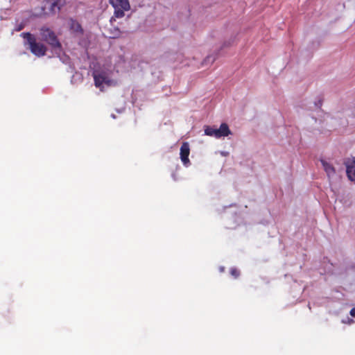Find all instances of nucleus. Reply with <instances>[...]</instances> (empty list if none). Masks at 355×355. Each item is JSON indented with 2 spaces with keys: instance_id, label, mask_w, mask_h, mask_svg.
<instances>
[{
  "instance_id": "obj_1",
  "label": "nucleus",
  "mask_w": 355,
  "mask_h": 355,
  "mask_svg": "<svg viewBox=\"0 0 355 355\" xmlns=\"http://www.w3.org/2000/svg\"><path fill=\"white\" fill-rule=\"evenodd\" d=\"M94 85L100 91L103 92L107 88L115 85L116 83L112 77L111 71L105 68H96L92 72Z\"/></svg>"
},
{
  "instance_id": "obj_20",
  "label": "nucleus",
  "mask_w": 355,
  "mask_h": 355,
  "mask_svg": "<svg viewBox=\"0 0 355 355\" xmlns=\"http://www.w3.org/2000/svg\"><path fill=\"white\" fill-rule=\"evenodd\" d=\"M349 322H353V320H350V319H349Z\"/></svg>"
},
{
  "instance_id": "obj_4",
  "label": "nucleus",
  "mask_w": 355,
  "mask_h": 355,
  "mask_svg": "<svg viewBox=\"0 0 355 355\" xmlns=\"http://www.w3.org/2000/svg\"><path fill=\"white\" fill-rule=\"evenodd\" d=\"M205 134L207 136L214 137L216 139L225 137L232 134L228 125L225 123H223L219 128L214 126H205Z\"/></svg>"
},
{
  "instance_id": "obj_17",
  "label": "nucleus",
  "mask_w": 355,
  "mask_h": 355,
  "mask_svg": "<svg viewBox=\"0 0 355 355\" xmlns=\"http://www.w3.org/2000/svg\"><path fill=\"white\" fill-rule=\"evenodd\" d=\"M23 28L22 26H19V28H17V31H20Z\"/></svg>"
},
{
  "instance_id": "obj_3",
  "label": "nucleus",
  "mask_w": 355,
  "mask_h": 355,
  "mask_svg": "<svg viewBox=\"0 0 355 355\" xmlns=\"http://www.w3.org/2000/svg\"><path fill=\"white\" fill-rule=\"evenodd\" d=\"M21 36L25 40V44L29 46L30 51L33 54L37 57L44 56L46 52L45 45L36 41L35 35L30 33H22Z\"/></svg>"
},
{
  "instance_id": "obj_11",
  "label": "nucleus",
  "mask_w": 355,
  "mask_h": 355,
  "mask_svg": "<svg viewBox=\"0 0 355 355\" xmlns=\"http://www.w3.org/2000/svg\"><path fill=\"white\" fill-rule=\"evenodd\" d=\"M58 55V57L60 58V60L63 62V63H67L68 60H69V57L67 56L64 53H63V51L62 50V53L58 55V54H56Z\"/></svg>"
},
{
  "instance_id": "obj_7",
  "label": "nucleus",
  "mask_w": 355,
  "mask_h": 355,
  "mask_svg": "<svg viewBox=\"0 0 355 355\" xmlns=\"http://www.w3.org/2000/svg\"><path fill=\"white\" fill-rule=\"evenodd\" d=\"M320 162L329 180V181H336L338 178V175H337L334 167L332 164L328 162L325 159H320Z\"/></svg>"
},
{
  "instance_id": "obj_12",
  "label": "nucleus",
  "mask_w": 355,
  "mask_h": 355,
  "mask_svg": "<svg viewBox=\"0 0 355 355\" xmlns=\"http://www.w3.org/2000/svg\"><path fill=\"white\" fill-rule=\"evenodd\" d=\"M230 274L234 277V278H237L239 275H240V272L236 268H232L230 269Z\"/></svg>"
},
{
  "instance_id": "obj_9",
  "label": "nucleus",
  "mask_w": 355,
  "mask_h": 355,
  "mask_svg": "<svg viewBox=\"0 0 355 355\" xmlns=\"http://www.w3.org/2000/svg\"><path fill=\"white\" fill-rule=\"evenodd\" d=\"M346 173L348 178L351 181L355 180V158L351 163L346 164Z\"/></svg>"
},
{
  "instance_id": "obj_10",
  "label": "nucleus",
  "mask_w": 355,
  "mask_h": 355,
  "mask_svg": "<svg viewBox=\"0 0 355 355\" xmlns=\"http://www.w3.org/2000/svg\"><path fill=\"white\" fill-rule=\"evenodd\" d=\"M69 26H70V28L71 30L76 33V34H81L82 32H83V29L80 26V25L76 21H74V20H70V24H69Z\"/></svg>"
},
{
  "instance_id": "obj_13",
  "label": "nucleus",
  "mask_w": 355,
  "mask_h": 355,
  "mask_svg": "<svg viewBox=\"0 0 355 355\" xmlns=\"http://www.w3.org/2000/svg\"><path fill=\"white\" fill-rule=\"evenodd\" d=\"M119 34H120L119 30V29H116L114 31V33L112 34V37H118L119 35Z\"/></svg>"
},
{
  "instance_id": "obj_2",
  "label": "nucleus",
  "mask_w": 355,
  "mask_h": 355,
  "mask_svg": "<svg viewBox=\"0 0 355 355\" xmlns=\"http://www.w3.org/2000/svg\"><path fill=\"white\" fill-rule=\"evenodd\" d=\"M40 38L49 44L55 54L60 55L62 53V44L55 33L49 28L42 26L40 28Z\"/></svg>"
},
{
  "instance_id": "obj_6",
  "label": "nucleus",
  "mask_w": 355,
  "mask_h": 355,
  "mask_svg": "<svg viewBox=\"0 0 355 355\" xmlns=\"http://www.w3.org/2000/svg\"><path fill=\"white\" fill-rule=\"evenodd\" d=\"M64 0H46L42 7L43 14L49 15L58 12L64 4Z\"/></svg>"
},
{
  "instance_id": "obj_16",
  "label": "nucleus",
  "mask_w": 355,
  "mask_h": 355,
  "mask_svg": "<svg viewBox=\"0 0 355 355\" xmlns=\"http://www.w3.org/2000/svg\"><path fill=\"white\" fill-rule=\"evenodd\" d=\"M224 270H225V267H223V266H220V267L219 268V270H220V272H223V271H224Z\"/></svg>"
},
{
  "instance_id": "obj_18",
  "label": "nucleus",
  "mask_w": 355,
  "mask_h": 355,
  "mask_svg": "<svg viewBox=\"0 0 355 355\" xmlns=\"http://www.w3.org/2000/svg\"><path fill=\"white\" fill-rule=\"evenodd\" d=\"M111 117H112V118H113V119H116V116H115V114H111Z\"/></svg>"
},
{
  "instance_id": "obj_14",
  "label": "nucleus",
  "mask_w": 355,
  "mask_h": 355,
  "mask_svg": "<svg viewBox=\"0 0 355 355\" xmlns=\"http://www.w3.org/2000/svg\"><path fill=\"white\" fill-rule=\"evenodd\" d=\"M220 154L223 157L229 155V153L227 151H220Z\"/></svg>"
},
{
  "instance_id": "obj_19",
  "label": "nucleus",
  "mask_w": 355,
  "mask_h": 355,
  "mask_svg": "<svg viewBox=\"0 0 355 355\" xmlns=\"http://www.w3.org/2000/svg\"><path fill=\"white\" fill-rule=\"evenodd\" d=\"M123 110H124V109L117 110V112H119V113H121V112H122L123 111Z\"/></svg>"
},
{
  "instance_id": "obj_15",
  "label": "nucleus",
  "mask_w": 355,
  "mask_h": 355,
  "mask_svg": "<svg viewBox=\"0 0 355 355\" xmlns=\"http://www.w3.org/2000/svg\"><path fill=\"white\" fill-rule=\"evenodd\" d=\"M350 315H351L352 317H355V307L351 309V311H350Z\"/></svg>"
},
{
  "instance_id": "obj_8",
  "label": "nucleus",
  "mask_w": 355,
  "mask_h": 355,
  "mask_svg": "<svg viewBox=\"0 0 355 355\" xmlns=\"http://www.w3.org/2000/svg\"><path fill=\"white\" fill-rule=\"evenodd\" d=\"M189 145L187 142H184L181 146L180 155L181 161L182 162L183 164L187 167L190 165V160L189 159Z\"/></svg>"
},
{
  "instance_id": "obj_5",
  "label": "nucleus",
  "mask_w": 355,
  "mask_h": 355,
  "mask_svg": "<svg viewBox=\"0 0 355 355\" xmlns=\"http://www.w3.org/2000/svg\"><path fill=\"white\" fill-rule=\"evenodd\" d=\"M110 3L114 8V17L116 18L123 17L124 12L130 9L128 0H110Z\"/></svg>"
}]
</instances>
